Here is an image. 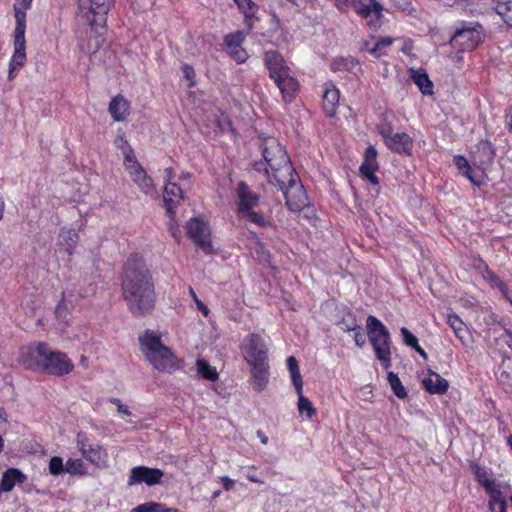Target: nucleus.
Masks as SVG:
<instances>
[{
  "instance_id": "34",
  "label": "nucleus",
  "mask_w": 512,
  "mask_h": 512,
  "mask_svg": "<svg viewBox=\"0 0 512 512\" xmlns=\"http://www.w3.org/2000/svg\"><path fill=\"white\" fill-rule=\"evenodd\" d=\"M197 372L202 378L209 381H216L219 374L215 367L211 366L208 361L204 359H197L196 361Z\"/></svg>"
},
{
  "instance_id": "14",
  "label": "nucleus",
  "mask_w": 512,
  "mask_h": 512,
  "mask_svg": "<svg viewBox=\"0 0 512 512\" xmlns=\"http://www.w3.org/2000/svg\"><path fill=\"white\" fill-rule=\"evenodd\" d=\"M124 167L132 181L144 194L149 195L155 192L153 179L147 174L135 155L127 156L126 159H124Z\"/></svg>"
},
{
  "instance_id": "42",
  "label": "nucleus",
  "mask_w": 512,
  "mask_h": 512,
  "mask_svg": "<svg viewBox=\"0 0 512 512\" xmlns=\"http://www.w3.org/2000/svg\"><path fill=\"white\" fill-rule=\"evenodd\" d=\"M478 150L482 153V155L487 159V164L490 165L493 163L495 158V147L489 141H482L478 145Z\"/></svg>"
},
{
  "instance_id": "51",
  "label": "nucleus",
  "mask_w": 512,
  "mask_h": 512,
  "mask_svg": "<svg viewBox=\"0 0 512 512\" xmlns=\"http://www.w3.org/2000/svg\"><path fill=\"white\" fill-rule=\"evenodd\" d=\"M341 324V329L346 332L355 331L359 327V325L357 324V320L354 316H351L349 321L343 320Z\"/></svg>"
},
{
  "instance_id": "11",
  "label": "nucleus",
  "mask_w": 512,
  "mask_h": 512,
  "mask_svg": "<svg viewBox=\"0 0 512 512\" xmlns=\"http://www.w3.org/2000/svg\"><path fill=\"white\" fill-rule=\"evenodd\" d=\"M282 191L287 208L292 212H302L308 204V195L302 185L298 173L284 179L283 183L274 184Z\"/></svg>"
},
{
  "instance_id": "15",
  "label": "nucleus",
  "mask_w": 512,
  "mask_h": 512,
  "mask_svg": "<svg viewBox=\"0 0 512 512\" xmlns=\"http://www.w3.org/2000/svg\"><path fill=\"white\" fill-rule=\"evenodd\" d=\"M186 229L188 237L198 248L204 251L211 249V232L207 222L198 217L191 218L187 222Z\"/></svg>"
},
{
  "instance_id": "32",
  "label": "nucleus",
  "mask_w": 512,
  "mask_h": 512,
  "mask_svg": "<svg viewBox=\"0 0 512 512\" xmlns=\"http://www.w3.org/2000/svg\"><path fill=\"white\" fill-rule=\"evenodd\" d=\"M23 480H24V475L21 473V471H19L18 469H15V468L8 469L4 473L2 481H1L2 490L4 492H9L14 488V486L17 483H20Z\"/></svg>"
},
{
  "instance_id": "31",
  "label": "nucleus",
  "mask_w": 512,
  "mask_h": 512,
  "mask_svg": "<svg viewBox=\"0 0 512 512\" xmlns=\"http://www.w3.org/2000/svg\"><path fill=\"white\" fill-rule=\"evenodd\" d=\"M359 65V61L352 57H337L331 62L330 68L333 72H352Z\"/></svg>"
},
{
  "instance_id": "8",
  "label": "nucleus",
  "mask_w": 512,
  "mask_h": 512,
  "mask_svg": "<svg viewBox=\"0 0 512 512\" xmlns=\"http://www.w3.org/2000/svg\"><path fill=\"white\" fill-rule=\"evenodd\" d=\"M366 328L370 343L381 366L387 370L391 367V337L385 325L375 316L369 315Z\"/></svg>"
},
{
  "instance_id": "13",
  "label": "nucleus",
  "mask_w": 512,
  "mask_h": 512,
  "mask_svg": "<svg viewBox=\"0 0 512 512\" xmlns=\"http://www.w3.org/2000/svg\"><path fill=\"white\" fill-rule=\"evenodd\" d=\"M241 351L248 364L269 361L268 347L265 340L258 333H250L244 337L241 344Z\"/></svg>"
},
{
  "instance_id": "37",
  "label": "nucleus",
  "mask_w": 512,
  "mask_h": 512,
  "mask_svg": "<svg viewBox=\"0 0 512 512\" xmlns=\"http://www.w3.org/2000/svg\"><path fill=\"white\" fill-rule=\"evenodd\" d=\"M65 473L71 476H85L87 475V467L81 459L69 458L65 463Z\"/></svg>"
},
{
  "instance_id": "26",
  "label": "nucleus",
  "mask_w": 512,
  "mask_h": 512,
  "mask_svg": "<svg viewBox=\"0 0 512 512\" xmlns=\"http://www.w3.org/2000/svg\"><path fill=\"white\" fill-rule=\"evenodd\" d=\"M108 112L115 122H121L130 114V103L123 95L118 94L110 100Z\"/></svg>"
},
{
  "instance_id": "6",
  "label": "nucleus",
  "mask_w": 512,
  "mask_h": 512,
  "mask_svg": "<svg viewBox=\"0 0 512 512\" xmlns=\"http://www.w3.org/2000/svg\"><path fill=\"white\" fill-rule=\"evenodd\" d=\"M237 216L246 222L253 223L261 228H272L273 221L265 217L261 211L254 209L260 203V196L253 192L245 181H240L236 188Z\"/></svg>"
},
{
  "instance_id": "1",
  "label": "nucleus",
  "mask_w": 512,
  "mask_h": 512,
  "mask_svg": "<svg viewBox=\"0 0 512 512\" xmlns=\"http://www.w3.org/2000/svg\"><path fill=\"white\" fill-rule=\"evenodd\" d=\"M120 286L122 298L134 317L152 313L157 302L155 284L151 271L139 254H131L124 262Z\"/></svg>"
},
{
  "instance_id": "57",
  "label": "nucleus",
  "mask_w": 512,
  "mask_h": 512,
  "mask_svg": "<svg viewBox=\"0 0 512 512\" xmlns=\"http://www.w3.org/2000/svg\"><path fill=\"white\" fill-rule=\"evenodd\" d=\"M493 283L502 292L504 296L510 293L507 284L500 277L496 278V281Z\"/></svg>"
},
{
  "instance_id": "4",
  "label": "nucleus",
  "mask_w": 512,
  "mask_h": 512,
  "mask_svg": "<svg viewBox=\"0 0 512 512\" xmlns=\"http://www.w3.org/2000/svg\"><path fill=\"white\" fill-rule=\"evenodd\" d=\"M138 340L141 352L154 369L169 374L180 369L181 361L168 346L162 343L159 333L147 329Z\"/></svg>"
},
{
  "instance_id": "44",
  "label": "nucleus",
  "mask_w": 512,
  "mask_h": 512,
  "mask_svg": "<svg viewBox=\"0 0 512 512\" xmlns=\"http://www.w3.org/2000/svg\"><path fill=\"white\" fill-rule=\"evenodd\" d=\"M183 77L188 81L187 88H193L196 85V72L192 65L184 63L181 66Z\"/></svg>"
},
{
  "instance_id": "61",
  "label": "nucleus",
  "mask_w": 512,
  "mask_h": 512,
  "mask_svg": "<svg viewBox=\"0 0 512 512\" xmlns=\"http://www.w3.org/2000/svg\"><path fill=\"white\" fill-rule=\"evenodd\" d=\"M501 339H503L504 343L512 350V331L505 329Z\"/></svg>"
},
{
  "instance_id": "33",
  "label": "nucleus",
  "mask_w": 512,
  "mask_h": 512,
  "mask_svg": "<svg viewBox=\"0 0 512 512\" xmlns=\"http://www.w3.org/2000/svg\"><path fill=\"white\" fill-rule=\"evenodd\" d=\"M447 323L454 331L455 336L462 342L465 343L467 334V328L462 319L455 313H450L447 316Z\"/></svg>"
},
{
  "instance_id": "52",
  "label": "nucleus",
  "mask_w": 512,
  "mask_h": 512,
  "mask_svg": "<svg viewBox=\"0 0 512 512\" xmlns=\"http://www.w3.org/2000/svg\"><path fill=\"white\" fill-rule=\"evenodd\" d=\"M354 341H355V344L358 347H362L365 344V342H366L365 334H364L363 329H362L361 326H359L354 331Z\"/></svg>"
},
{
  "instance_id": "29",
  "label": "nucleus",
  "mask_w": 512,
  "mask_h": 512,
  "mask_svg": "<svg viewBox=\"0 0 512 512\" xmlns=\"http://www.w3.org/2000/svg\"><path fill=\"white\" fill-rule=\"evenodd\" d=\"M411 78L424 95L433 94V83L423 68L412 69Z\"/></svg>"
},
{
  "instance_id": "24",
  "label": "nucleus",
  "mask_w": 512,
  "mask_h": 512,
  "mask_svg": "<svg viewBox=\"0 0 512 512\" xmlns=\"http://www.w3.org/2000/svg\"><path fill=\"white\" fill-rule=\"evenodd\" d=\"M472 473L477 483L484 488L488 497L497 494L501 491V487L496 483L495 479L491 477L486 468L479 466L476 463L471 465Z\"/></svg>"
},
{
  "instance_id": "55",
  "label": "nucleus",
  "mask_w": 512,
  "mask_h": 512,
  "mask_svg": "<svg viewBox=\"0 0 512 512\" xmlns=\"http://www.w3.org/2000/svg\"><path fill=\"white\" fill-rule=\"evenodd\" d=\"M220 479H221V482L223 485V489L225 491H230L233 489V487L235 485V481L233 479H231L228 476H222Z\"/></svg>"
},
{
  "instance_id": "23",
  "label": "nucleus",
  "mask_w": 512,
  "mask_h": 512,
  "mask_svg": "<svg viewBox=\"0 0 512 512\" xmlns=\"http://www.w3.org/2000/svg\"><path fill=\"white\" fill-rule=\"evenodd\" d=\"M339 100V89L332 82L325 83L322 97V107L327 117L332 118L336 115L339 106Z\"/></svg>"
},
{
  "instance_id": "60",
  "label": "nucleus",
  "mask_w": 512,
  "mask_h": 512,
  "mask_svg": "<svg viewBox=\"0 0 512 512\" xmlns=\"http://www.w3.org/2000/svg\"><path fill=\"white\" fill-rule=\"evenodd\" d=\"M413 48H414L413 41L411 39H406L401 48V52L404 53L405 55L409 56L412 54Z\"/></svg>"
},
{
  "instance_id": "25",
  "label": "nucleus",
  "mask_w": 512,
  "mask_h": 512,
  "mask_svg": "<svg viewBox=\"0 0 512 512\" xmlns=\"http://www.w3.org/2000/svg\"><path fill=\"white\" fill-rule=\"evenodd\" d=\"M251 373V385L257 392L263 391L269 382V361L248 364Z\"/></svg>"
},
{
  "instance_id": "20",
  "label": "nucleus",
  "mask_w": 512,
  "mask_h": 512,
  "mask_svg": "<svg viewBox=\"0 0 512 512\" xmlns=\"http://www.w3.org/2000/svg\"><path fill=\"white\" fill-rule=\"evenodd\" d=\"M453 163L458 169L459 173L465 178H467L475 186L481 187L482 185L485 184V170L481 169L480 172H476L474 169H472L471 165L469 164V161L466 159L465 156L460 154L455 155L453 157Z\"/></svg>"
},
{
  "instance_id": "36",
  "label": "nucleus",
  "mask_w": 512,
  "mask_h": 512,
  "mask_svg": "<svg viewBox=\"0 0 512 512\" xmlns=\"http://www.w3.org/2000/svg\"><path fill=\"white\" fill-rule=\"evenodd\" d=\"M388 383L393 391L399 399H405L408 396L407 390L402 384L400 378L393 371H389L387 375Z\"/></svg>"
},
{
  "instance_id": "49",
  "label": "nucleus",
  "mask_w": 512,
  "mask_h": 512,
  "mask_svg": "<svg viewBox=\"0 0 512 512\" xmlns=\"http://www.w3.org/2000/svg\"><path fill=\"white\" fill-rule=\"evenodd\" d=\"M290 376L297 394H301V392H303V380L300 370L290 372Z\"/></svg>"
},
{
  "instance_id": "58",
  "label": "nucleus",
  "mask_w": 512,
  "mask_h": 512,
  "mask_svg": "<svg viewBox=\"0 0 512 512\" xmlns=\"http://www.w3.org/2000/svg\"><path fill=\"white\" fill-rule=\"evenodd\" d=\"M493 283L502 292L504 296L510 293L507 284L500 277L496 278V281Z\"/></svg>"
},
{
  "instance_id": "28",
  "label": "nucleus",
  "mask_w": 512,
  "mask_h": 512,
  "mask_svg": "<svg viewBox=\"0 0 512 512\" xmlns=\"http://www.w3.org/2000/svg\"><path fill=\"white\" fill-rule=\"evenodd\" d=\"M77 447L82 456L92 464H98L102 460V449L99 445L88 444L87 438L81 434L77 435Z\"/></svg>"
},
{
  "instance_id": "2",
  "label": "nucleus",
  "mask_w": 512,
  "mask_h": 512,
  "mask_svg": "<svg viewBox=\"0 0 512 512\" xmlns=\"http://www.w3.org/2000/svg\"><path fill=\"white\" fill-rule=\"evenodd\" d=\"M114 0H77L76 25L80 50L95 54L105 40L107 17Z\"/></svg>"
},
{
  "instance_id": "35",
  "label": "nucleus",
  "mask_w": 512,
  "mask_h": 512,
  "mask_svg": "<svg viewBox=\"0 0 512 512\" xmlns=\"http://www.w3.org/2000/svg\"><path fill=\"white\" fill-rule=\"evenodd\" d=\"M495 11L503 22L509 28H512V0L498 1L495 6Z\"/></svg>"
},
{
  "instance_id": "39",
  "label": "nucleus",
  "mask_w": 512,
  "mask_h": 512,
  "mask_svg": "<svg viewBox=\"0 0 512 512\" xmlns=\"http://www.w3.org/2000/svg\"><path fill=\"white\" fill-rule=\"evenodd\" d=\"M497 508L498 512H507V501L502 490L490 496L488 500V509L491 512H496Z\"/></svg>"
},
{
  "instance_id": "56",
  "label": "nucleus",
  "mask_w": 512,
  "mask_h": 512,
  "mask_svg": "<svg viewBox=\"0 0 512 512\" xmlns=\"http://www.w3.org/2000/svg\"><path fill=\"white\" fill-rule=\"evenodd\" d=\"M493 283L502 292L504 296L510 293L507 284L500 277L496 278V281Z\"/></svg>"
},
{
  "instance_id": "19",
  "label": "nucleus",
  "mask_w": 512,
  "mask_h": 512,
  "mask_svg": "<svg viewBox=\"0 0 512 512\" xmlns=\"http://www.w3.org/2000/svg\"><path fill=\"white\" fill-rule=\"evenodd\" d=\"M184 199V192L176 182L165 183L163 191V202L167 214L173 218L176 208Z\"/></svg>"
},
{
  "instance_id": "10",
  "label": "nucleus",
  "mask_w": 512,
  "mask_h": 512,
  "mask_svg": "<svg viewBox=\"0 0 512 512\" xmlns=\"http://www.w3.org/2000/svg\"><path fill=\"white\" fill-rule=\"evenodd\" d=\"M333 3L342 13H348L353 9L361 18H371L367 24L372 29H377L380 26L384 8L377 0H333Z\"/></svg>"
},
{
  "instance_id": "63",
  "label": "nucleus",
  "mask_w": 512,
  "mask_h": 512,
  "mask_svg": "<svg viewBox=\"0 0 512 512\" xmlns=\"http://www.w3.org/2000/svg\"><path fill=\"white\" fill-rule=\"evenodd\" d=\"M246 478L253 483H259V484L264 483V480L258 478L254 473L247 472Z\"/></svg>"
},
{
  "instance_id": "27",
  "label": "nucleus",
  "mask_w": 512,
  "mask_h": 512,
  "mask_svg": "<svg viewBox=\"0 0 512 512\" xmlns=\"http://www.w3.org/2000/svg\"><path fill=\"white\" fill-rule=\"evenodd\" d=\"M424 389L430 394L442 395L448 391V381L438 373L429 370V376L422 380Z\"/></svg>"
},
{
  "instance_id": "50",
  "label": "nucleus",
  "mask_w": 512,
  "mask_h": 512,
  "mask_svg": "<svg viewBox=\"0 0 512 512\" xmlns=\"http://www.w3.org/2000/svg\"><path fill=\"white\" fill-rule=\"evenodd\" d=\"M108 402L116 405L117 411L119 413L127 415V416L131 415V411L129 410L128 406L123 404L120 399L111 397L108 399Z\"/></svg>"
},
{
  "instance_id": "47",
  "label": "nucleus",
  "mask_w": 512,
  "mask_h": 512,
  "mask_svg": "<svg viewBox=\"0 0 512 512\" xmlns=\"http://www.w3.org/2000/svg\"><path fill=\"white\" fill-rule=\"evenodd\" d=\"M400 332L403 337V342L405 345H407L411 348L417 346V344H418L417 337L414 334H412L407 328L402 327Z\"/></svg>"
},
{
  "instance_id": "21",
  "label": "nucleus",
  "mask_w": 512,
  "mask_h": 512,
  "mask_svg": "<svg viewBox=\"0 0 512 512\" xmlns=\"http://www.w3.org/2000/svg\"><path fill=\"white\" fill-rule=\"evenodd\" d=\"M385 146L393 153L410 156L412 155L414 141L409 134L398 132L387 140Z\"/></svg>"
},
{
  "instance_id": "43",
  "label": "nucleus",
  "mask_w": 512,
  "mask_h": 512,
  "mask_svg": "<svg viewBox=\"0 0 512 512\" xmlns=\"http://www.w3.org/2000/svg\"><path fill=\"white\" fill-rule=\"evenodd\" d=\"M49 472L54 476H58L65 473V464L63 463V459L61 457H51L49 461Z\"/></svg>"
},
{
  "instance_id": "54",
  "label": "nucleus",
  "mask_w": 512,
  "mask_h": 512,
  "mask_svg": "<svg viewBox=\"0 0 512 512\" xmlns=\"http://www.w3.org/2000/svg\"><path fill=\"white\" fill-rule=\"evenodd\" d=\"M286 362H287V368H288L289 372H294V371L300 370L298 361L294 356H289L287 358Z\"/></svg>"
},
{
  "instance_id": "45",
  "label": "nucleus",
  "mask_w": 512,
  "mask_h": 512,
  "mask_svg": "<svg viewBox=\"0 0 512 512\" xmlns=\"http://www.w3.org/2000/svg\"><path fill=\"white\" fill-rule=\"evenodd\" d=\"M162 504L158 502H145L134 507L130 512H159Z\"/></svg>"
},
{
  "instance_id": "18",
  "label": "nucleus",
  "mask_w": 512,
  "mask_h": 512,
  "mask_svg": "<svg viewBox=\"0 0 512 512\" xmlns=\"http://www.w3.org/2000/svg\"><path fill=\"white\" fill-rule=\"evenodd\" d=\"M244 40L245 36L242 31L229 33L223 38L226 52L239 64L246 62L248 58L246 50L241 46Z\"/></svg>"
},
{
  "instance_id": "40",
  "label": "nucleus",
  "mask_w": 512,
  "mask_h": 512,
  "mask_svg": "<svg viewBox=\"0 0 512 512\" xmlns=\"http://www.w3.org/2000/svg\"><path fill=\"white\" fill-rule=\"evenodd\" d=\"M394 42V38L387 36L382 37L376 41L372 48L368 49V52L375 56L376 58H380L383 55H387L386 52H382L383 49L390 47Z\"/></svg>"
},
{
  "instance_id": "30",
  "label": "nucleus",
  "mask_w": 512,
  "mask_h": 512,
  "mask_svg": "<svg viewBox=\"0 0 512 512\" xmlns=\"http://www.w3.org/2000/svg\"><path fill=\"white\" fill-rule=\"evenodd\" d=\"M237 5L240 12L244 15V22L246 26L251 29L253 22L256 19V13L258 12V5L252 0H233Z\"/></svg>"
},
{
  "instance_id": "16",
  "label": "nucleus",
  "mask_w": 512,
  "mask_h": 512,
  "mask_svg": "<svg viewBox=\"0 0 512 512\" xmlns=\"http://www.w3.org/2000/svg\"><path fill=\"white\" fill-rule=\"evenodd\" d=\"M163 476L164 472L159 468L136 466L131 469L127 484L134 486L145 483L147 486H155L162 483Z\"/></svg>"
},
{
  "instance_id": "46",
  "label": "nucleus",
  "mask_w": 512,
  "mask_h": 512,
  "mask_svg": "<svg viewBox=\"0 0 512 512\" xmlns=\"http://www.w3.org/2000/svg\"><path fill=\"white\" fill-rule=\"evenodd\" d=\"M69 312H68V309L65 305V293L62 292V298L61 300L59 301V303L57 304V306L55 307V315H56V318L61 320L62 322L64 323H67L68 321V316Z\"/></svg>"
},
{
  "instance_id": "41",
  "label": "nucleus",
  "mask_w": 512,
  "mask_h": 512,
  "mask_svg": "<svg viewBox=\"0 0 512 512\" xmlns=\"http://www.w3.org/2000/svg\"><path fill=\"white\" fill-rule=\"evenodd\" d=\"M115 144L116 146L122 150L124 159H126L127 156L134 155L133 149L128 143L125 133L119 130V133L117 134L115 138Z\"/></svg>"
},
{
  "instance_id": "64",
  "label": "nucleus",
  "mask_w": 512,
  "mask_h": 512,
  "mask_svg": "<svg viewBox=\"0 0 512 512\" xmlns=\"http://www.w3.org/2000/svg\"><path fill=\"white\" fill-rule=\"evenodd\" d=\"M413 349L423 358V359H427L428 358V355L426 353V351L419 345V343L417 344V346L413 347Z\"/></svg>"
},
{
  "instance_id": "17",
  "label": "nucleus",
  "mask_w": 512,
  "mask_h": 512,
  "mask_svg": "<svg viewBox=\"0 0 512 512\" xmlns=\"http://www.w3.org/2000/svg\"><path fill=\"white\" fill-rule=\"evenodd\" d=\"M364 159L359 167V174L362 179L368 181L371 185L377 186L380 183L376 172L379 170L378 151L373 145H369L364 152Z\"/></svg>"
},
{
  "instance_id": "62",
  "label": "nucleus",
  "mask_w": 512,
  "mask_h": 512,
  "mask_svg": "<svg viewBox=\"0 0 512 512\" xmlns=\"http://www.w3.org/2000/svg\"><path fill=\"white\" fill-rule=\"evenodd\" d=\"M195 303L197 305V308L203 313L204 316H207L209 314V309L206 304H204L200 299L196 298Z\"/></svg>"
},
{
  "instance_id": "38",
  "label": "nucleus",
  "mask_w": 512,
  "mask_h": 512,
  "mask_svg": "<svg viewBox=\"0 0 512 512\" xmlns=\"http://www.w3.org/2000/svg\"><path fill=\"white\" fill-rule=\"evenodd\" d=\"M298 411L301 415H305L307 419H312L316 414V408L314 407L313 403L303 395V392L301 394H298V403H297Z\"/></svg>"
},
{
  "instance_id": "53",
  "label": "nucleus",
  "mask_w": 512,
  "mask_h": 512,
  "mask_svg": "<svg viewBox=\"0 0 512 512\" xmlns=\"http://www.w3.org/2000/svg\"><path fill=\"white\" fill-rule=\"evenodd\" d=\"M304 212V217L307 218L308 220H312V219H316L317 216H316V210L315 208L310 205V203L308 202L306 208H304L302 210Z\"/></svg>"
},
{
  "instance_id": "3",
  "label": "nucleus",
  "mask_w": 512,
  "mask_h": 512,
  "mask_svg": "<svg viewBox=\"0 0 512 512\" xmlns=\"http://www.w3.org/2000/svg\"><path fill=\"white\" fill-rule=\"evenodd\" d=\"M263 160L256 161L253 168L257 172H264L271 185L283 183L284 179L297 173L284 146L275 138L269 137L263 140Z\"/></svg>"
},
{
  "instance_id": "48",
  "label": "nucleus",
  "mask_w": 512,
  "mask_h": 512,
  "mask_svg": "<svg viewBox=\"0 0 512 512\" xmlns=\"http://www.w3.org/2000/svg\"><path fill=\"white\" fill-rule=\"evenodd\" d=\"M377 132L382 137L384 144L387 142L389 138H391L392 135L395 134L393 133L392 126L389 123L378 125Z\"/></svg>"
},
{
  "instance_id": "59",
  "label": "nucleus",
  "mask_w": 512,
  "mask_h": 512,
  "mask_svg": "<svg viewBox=\"0 0 512 512\" xmlns=\"http://www.w3.org/2000/svg\"><path fill=\"white\" fill-rule=\"evenodd\" d=\"M175 171L172 167L164 169V183L175 182Z\"/></svg>"
},
{
  "instance_id": "12",
  "label": "nucleus",
  "mask_w": 512,
  "mask_h": 512,
  "mask_svg": "<svg viewBox=\"0 0 512 512\" xmlns=\"http://www.w3.org/2000/svg\"><path fill=\"white\" fill-rule=\"evenodd\" d=\"M482 42L483 27L477 22H461L451 39V43L461 51L474 50Z\"/></svg>"
},
{
  "instance_id": "9",
  "label": "nucleus",
  "mask_w": 512,
  "mask_h": 512,
  "mask_svg": "<svg viewBox=\"0 0 512 512\" xmlns=\"http://www.w3.org/2000/svg\"><path fill=\"white\" fill-rule=\"evenodd\" d=\"M32 0H15L14 10L16 27L14 31V54L10 62L9 76L12 77L13 71L24 65L26 61L25 54V29H26V10L29 9Z\"/></svg>"
},
{
  "instance_id": "7",
  "label": "nucleus",
  "mask_w": 512,
  "mask_h": 512,
  "mask_svg": "<svg viewBox=\"0 0 512 512\" xmlns=\"http://www.w3.org/2000/svg\"><path fill=\"white\" fill-rule=\"evenodd\" d=\"M36 351L39 357L36 365L43 373L62 377L73 371L74 363L66 353L53 351L46 343H39Z\"/></svg>"
},
{
  "instance_id": "5",
  "label": "nucleus",
  "mask_w": 512,
  "mask_h": 512,
  "mask_svg": "<svg viewBox=\"0 0 512 512\" xmlns=\"http://www.w3.org/2000/svg\"><path fill=\"white\" fill-rule=\"evenodd\" d=\"M264 62L269 77L280 90L284 102L294 101L299 90V82L284 57L276 50H268L264 53Z\"/></svg>"
},
{
  "instance_id": "22",
  "label": "nucleus",
  "mask_w": 512,
  "mask_h": 512,
  "mask_svg": "<svg viewBox=\"0 0 512 512\" xmlns=\"http://www.w3.org/2000/svg\"><path fill=\"white\" fill-rule=\"evenodd\" d=\"M79 241V234L75 229L63 227L59 231L57 250L70 258Z\"/></svg>"
}]
</instances>
